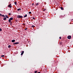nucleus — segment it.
Segmentation results:
<instances>
[{"label": "nucleus", "instance_id": "19", "mask_svg": "<svg viewBox=\"0 0 73 73\" xmlns=\"http://www.w3.org/2000/svg\"><path fill=\"white\" fill-rule=\"evenodd\" d=\"M2 31V29H1L0 28V32L1 31Z\"/></svg>", "mask_w": 73, "mask_h": 73}, {"label": "nucleus", "instance_id": "12", "mask_svg": "<svg viewBox=\"0 0 73 73\" xmlns=\"http://www.w3.org/2000/svg\"><path fill=\"white\" fill-rule=\"evenodd\" d=\"M8 48H11V45H9L8 46Z\"/></svg>", "mask_w": 73, "mask_h": 73}, {"label": "nucleus", "instance_id": "3", "mask_svg": "<svg viewBox=\"0 0 73 73\" xmlns=\"http://www.w3.org/2000/svg\"><path fill=\"white\" fill-rule=\"evenodd\" d=\"M19 44V42H17L16 43H13V45H15V44Z\"/></svg>", "mask_w": 73, "mask_h": 73}, {"label": "nucleus", "instance_id": "9", "mask_svg": "<svg viewBox=\"0 0 73 73\" xmlns=\"http://www.w3.org/2000/svg\"><path fill=\"white\" fill-rule=\"evenodd\" d=\"M27 17V15L26 14L25 16H24V17Z\"/></svg>", "mask_w": 73, "mask_h": 73}, {"label": "nucleus", "instance_id": "10", "mask_svg": "<svg viewBox=\"0 0 73 73\" xmlns=\"http://www.w3.org/2000/svg\"><path fill=\"white\" fill-rule=\"evenodd\" d=\"M4 20H7V18L5 17V18H3Z\"/></svg>", "mask_w": 73, "mask_h": 73}, {"label": "nucleus", "instance_id": "28", "mask_svg": "<svg viewBox=\"0 0 73 73\" xmlns=\"http://www.w3.org/2000/svg\"><path fill=\"white\" fill-rule=\"evenodd\" d=\"M46 10V9H45L44 10V11Z\"/></svg>", "mask_w": 73, "mask_h": 73}, {"label": "nucleus", "instance_id": "29", "mask_svg": "<svg viewBox=\"0 0 73 73\" xmlns=\"http://www.w3.org/2000/svg\"><path fill=\"white\" fill-rule=\"evenodd\" d=\"M34 4H33V3L32 4V5H33Z\"/></svg>", "mask_w": 73, "mask_h": 73}, {"label": "nucleus", "instance_id": "26", "mask_svg": "<svg viewBox=\"0 0 73 73\" xmlns=\"http://www.w3.org/2000/svg\"><path fill=\"white\" fill-rule=\"evenodd\" d=\"M33 19H34V20H35V18L34 17L33 18Z\"/></svg>", "mask_w": 73, "mask_h": 73}, {"label": "nucleus", "instance_id": "23", "mask_svg": "<svg viewBox=\"0 0 73 73\" xmlns=\"http://www.w3.org/2000/svg\"><path fill=\"white\" fill-rule=\"evenodd\" d=\"M2 16V14H0V16Z\"/></svg>", "mask_w": 73, "mask_h": 73}, {"label": "nucleus", "instance_id": "1", "mask_svg": "<svg viewBox=\"0 0 73 73\" xmlns=\"http://www.w3.org/2000/svg\"><path fill=\"white\" fill-rule=\"evenodd\" d=\"M11 20H13V18H10L9 20V23H11Z\"/></svg>", "mask_w": 73, "mask_h": 73}, {"label": "nucleus", "instance_id": "27", "mask_svg": "<svg viewBox=\"0 0 73 73\" xmlns=\"http://www.w3.org/2000/svg\"><path fill=\"white\" fill-rule=\"evenodd\" d=\"M38 73H41V72H38Z\"/></svg>", "mask_w": 73, "mask_h": 73}, {"label": "nucleus", "instance_id": "6", "mask_svg": "<svg viewBox=\"0 0 73 73\" xmlns=\"http://www.w3.org/2000/svg\"><path fill=\"white\" fill-rule=\"evenodd\" d=\"M8 7L9 8H11L12 7V6H11V4H10L9 5Z\"/></svg>", "mask_w": 73, "mask_h": 73}, {"label": "nucleus", "instance_id": "4", "mask_svg": "<svg viewBox=\"0 0 73 73\" xmlns=\"http://www.w3.org/2000/svg\"><path fill=\"white\" fill-rule=\"evenodd\" d=\"M67 38H68V39H70V38H71V36L70 35L68 36Z\"/></svg>", "mask_w": 73, "mask_h": 73}, {"label": "nucleus", "instance_id": "17", "mask_svg": "<svg viewBox=\"0 0 73 73\" xmlns=\"http://www.w3.org/2000/svg\"><path fill=\"white\" fill-rule=\"evenodd\" d=\"M37 72V71H35V73H36Z\"/></svg>", "mask_w": 73, "mask_h": 73}, {"label": "nucleus", "instance_id": "24", "mask_svg": "<svg viewBox=\"0 0 73 73\" xmlns=\"http://www.w3.org/2000/svg\"><path fill=\"white\" fill-rule=\"evenodd\" d=\"M9 15H11V13H9Z\"/></svg>", "mask_w": 73, "mask_h": 73}, {"label": "nucleus", "instance_id": "2", "mask_svg": "<svg viewBox=\"0 0 73 73\" xmlns=\"http://www.w3.org/2000/svg\"><path fill=\"white\" fill-rule=\"evenodd\" d=\"M17 18H23V16L18 15L17 16Z\"/></svg>", "mask_w": 73, "mask_h": 73}, {"label": "nucleus", "instance_id": "14", "mask_svg": "<svg viewBox=\"0 0 73 73\" xmlns=\"http://www.w3.org/2000/svg\"><path fill=\"white\" fill-rule=\"evenodd\" d=\"M2 17H5V16H4V15H2Z\"/></svg>", "mask_w": 73, "mask_h": 73}, {"label": "nucleus", "instance_id": "8", "mask_svg": "<svg viewBox=\"0 0 73 73\" xmlns=\"http://www.w3.org/2000/svg\"><path fill=\"white\" fill-rule=\"evenodd\" d=\"M5 17H7V19H8L9 18V17H8V16H7V15H5Z\"/></svg>", "mask_w": 73, "mask_h": 73}, {"label": "nucleus", "instance_id": "30", "mask_svg": "<svg viewBox=\"0 0 73 73\" xmlns=\"http://www.w3.org/2000/svg\"><path fill=\"white\" fill-rule=\"evenodd\" d=\"M73 65V63L72 64Z\"/></svg>", "mask_w": 73, "mask_h": 73}, {"label": "nucleus", "instance_id": "5", "mask_svg": "<svg viewBox=\"0 0 73 73\" xmlns=\"http://www.w3.org/2000/svg\"><path fill=\"white\" fill-rule=\"evenodd\" d=\"M24 51H22L21 53V55H23V54H24Z\"/></svg>", "mask_w": 73, "mask_h": 73}, {"label": "nucleus", "instance_id": "21", "mask_svg": "<svg viewBox=\"0 0 73 73\" xmlns=\"http://www.w3.org/2000/svg\"><path fill=\"white\" fill-rule=\"evenodd\" d=\"M32 13L31 12H29V14H31V13Z\"/></svg>", "mask_w": 73, "mask_h": 73}, {"label": "nucleus", "instance_id": "25", "mask_svg": "<svg viewBox=\"0 0 73 73\" xmlns=\"http://www.w3.org/2000/svg\"><path fill=\"white\" fill-rule=\"evenodd\" d=\"M59 38H60V39H61V37H59Z\"/></svg>", "mask_w": 73, "mask_h": 73}, {"label": "nucleus", "instance_id": "7", "mask_svg": "<svg viewBox=\"0 0 73 73\" xmlns=\"http://www.w3.org/2000/svg\"><path fill=\"white\" fill-rule=\"evenodd\" d=\"M11 41L12 42H14L15 41V40H11Z\"/></svg>", "mask_w": 73, "mask_h": 73}, {"label": "nucleus", "instance_id": "22", "mask_svg": "<svg viewBox=\"0 0 73 73\" xmlns=\"http://www.w3.org/2000/svg\"><path fill=\"white\" fill-rule=\"evenodd\" d=\"M27 28H26L25 29V30H27Z\"/></svg>", "mask_w": 73, "mask_h": 73}, {"label": "nucleus", "instance_id": "18", "mask_svg": "<svg viewBox=\"0 0 73 73\" xmlns=\"http://www.w3.org/2000/svg\"><path fill=\"white\" fill-rule=\"evenodd\" d=\"M32 27H35V26L33 25H32Z\"/></svg>", "mask_w": 73, "mask_h": 73}, {"label": "nucleus", "instance_id": "13", "mask_svg": "<svg viewBox=\"0 0 73 73\" xmlns=\"http://www.w3.org/2000/svg\"><path fill=\"white\" fill-rule=\"evenodd\" d=\"M60 9H61L62 10H63V8H62V7H60Z\"/></svg>", "mask_w": 73, "mask_h": 73}, {"label": "nucleus", "instance_id": "16", "mask_svg": "<svg viewBox=\"0 0 73 73\" xmlns=\"http://www.w3.org/2000/svg\"><path fill=\"white\" fill-rule=\"evenodd\" d=\"M5 56L4 55H2L1 56V57H4Z\"/></svg>", "mask_w": 73, "mask_h": 73}, {"label": "nucleus", "instance_id": "15", "mask_svg": "<svg viewBox=\"0 0 73 73\" xmlns=\"http://www.w3.org/2000/svg\"><path fill=\"white\" fill-rule=\"evenodd\" d=\"M17 3V2H15V5H16Z\"/></svg>", "mask_w": 73, "mask_h": 73}, {"label": "nucleus", "instance_id": "20", "mask_svg": "<svg viewBox=\"0 0 73 73\" xmlns=\"http://www.w3.org/2000/svg\"><path fill=\"white\" fill-rule=\"evenodd\" d=\"M38 5V3H37L36 4V6H37Z\"/></svg>", "mask_w": 73, "mask_h": 73}, {"label": "nucleus", "instance_id": "11", "mask_svg": "<svg viewBox=\"0 0 73 73\" xmlns=\"http://www.w3.org/2000/svg\"><path fill=\"white\" fill-rule=\"evenodd\" d=\"M20 10H21V9H20V8H19V9H17V11H20Z\"/></svg>", "mask_w": 73, "mask_h": 73}]
</instances>
